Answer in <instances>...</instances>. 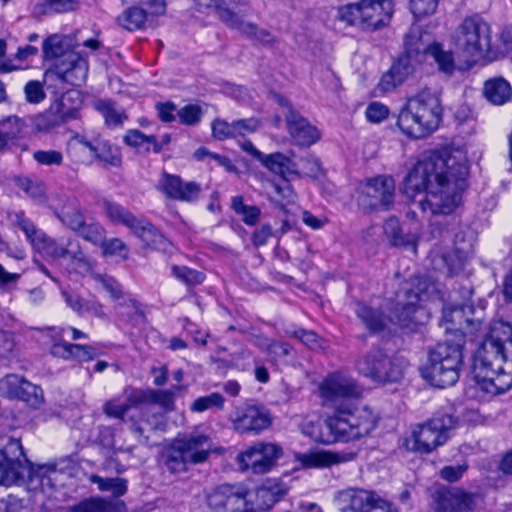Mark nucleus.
<instances>
[{"label":"nucleus","instance_id":"1","mask_svg":"<svg viewBox=\"0 0 512 512\" xmlns=\"http://www.w3.org/2000/svg\"><path fill=\"white\" fill-rule=\"evenodd\" d=\"M469 166L461 151L424 153L404 179L402 191L417 201L419 208L432 215H449L462 202Z\"/></svg>","mask_w":512,"mask_h":512},{"label":"nucleus","instance_id":"2","mask_svg":"<svg viewBox=\"0 0 512 512\" xmlns=\"http://www.w3.org/2000/svg\"><path fill=\"white\" fill-rule=\"evenodd\" d=\"M322 397L334 408L325 425L334 441L349 442L368 436L377 426L378 417L368 407H358L362 388L344 372L329 374L320 385Z\"/></svg>","mask_w":512,"mask_h":512},{"label":"nucleus","instance_id":"3","mask_svg":"<svg viewBox=\"0 0 512 512\" xmlns=\"http://www.w3.org/2000/svg\"><path fill=\"white\" fill-rule=\"evenodd\" d=\"M473 374L480 389L502 394L512 387V325L494 321L473 358Z\"/></svg>","mask_w":512,"mask_h":512},{"label":"nucleus","instance_id":"4","mask_svg":"<svg viewBox=\"0 0 512 512\" xmlns=\"http://www.w3.org/2000/svg\"><path fill=\"white\" fill-rule=\"evenodd\" d=\"M426 288L425 281L420 278L404 282L396 293L395 304L387 317L362 302L355 303L354 311L371 333L385 329L387 322L414 330L429 319V313L422 305Z\"/></svg>","mask_w":512,"mask_h":512},{"label":"nucleus","instance_id":"5","mask_svg":"<svg viewBox=\"0 0 512 512\" xmlns=\"http://www.w3.org/2000/svg\"><path fill=\"white\" fill-rule=\"evenodd\" d=\"M44 60H55L44 72V81L51 85H82L88 75L85 56L70 50V39L60 34L48 36L42 46Z\"/></svg>","mask_w":512,"mask_h":512},{"label":"nucleus","instance_id":"6","mask_svg":"<svg viewBox=\"0 0 512 512\" xmlns=\"http://www.w3.org/2000/svg\"><path fill=\"white\" fill-rule=\"evenodd\" d=\"M442 120V106L436 92L423 89L407 99L398 114L397 126L410 138L420 139L433 133Z\"/></svg>","mask_w":512,"mask_h":512},{"label":"nucleus","instance_id":"7","mask_svg":"<svg viewBox=\"0 0 512 512\" xmlns=\"http://www.w3.org/2000/svg\"><path fill=\"white\" fill-rule=\"evenodd\" d=\"M462 340H446L428 351L427 361L420 369L421 376L438 388L453 386L460 377L463 366Z\"/></svg>","mask_w":512,"mask_h":512},{"label":"nucleus","instance_id":"8","mask_svg":"<svg viewBox=\"0 0 512 512\" xmlns=\"http://www.w3.org/2000/svg\"><path fill=\"white\" fill-rule=\"evenodd\" d=\"M457 425V417L439 411L423 423L411 426L410 432L403 437L402 445L409 452L429 454L447 442Z\"/></svg>","mask_w":512,"mask_h":512},{"label":"nucleus","instance_id":"9","mask_svg":"<svg viewBox=\"0 0 512 512\" xmlns=\"http://www.w3.org/2000/svg\"><path fill=\"white\" fill-rule=\"evenodd\" d=\"M452 40L466 68H471L491 52L490 25L479 15L466 17L456 28Z\"/></svg>","mask_w":512,"mask_h":512},{"label":"nucleus","instance_id":"10","mask_svg":"<svg viewBox=\"0 0 512 512\" xmlns=\"http://www.w3.org/2000/svg\"><path fill=\"white\" fill-rule=\"evenodd\" d=\"M212 451L213 441L208 435L192 432L174 440L166 451L165 465L172 473H180L189 465L206 462Z\"/></svg>","mask_w":512,"mask_h":512},{"label":"nucleus","instance_id":"11","mask_svg":"<svg viewBox=\"0 0 512 512\" xmlns=\"http://www.w3.org/2000/svg\"><path fill=\"white\" fill-rule=\"evenodd\" d=\"M43 470L44 467H41L38 472L32 473L18 439H10L5 448L0 450V484L3 486L19 484L27 475L32 483L38 482L34 488L44 491L45 486H52V479Z\"/></svg>","mask_w":512,"mask_h":512},{"label":"nucleus","instance_id":"12","mask_svg":"<svg viewBox=\"0 0 512 512\" xmlns=\"http://www.w3.org/2000/svg\"><path fill=\"white\" fill-rule=\"evenodd\" d=\"M200 12L215 11L219 19L229 28L238 30L248 38L262 43H270L272 36L265 30H259L256 25L245 22L243 16L248 11L245 0H194Z\"/></svg>","mask_w":512,"mask_h":512},{"label":"nucleus","instance_id":"13","mask_svg":"<svg viewBox=\"0 0 512 512\" xmlns=\"http://www.w3.org/2000/svg\"><path fill=\"white\" fill-rule=\"evenodd\" d=\"M393 14L391 0H361L339 10V17L349 25L375 30L387 25Z\"/></svg>","mask_w":512,"mask_h":512},{"label":"nucleus","instance_id":"14","mask_svg":"<svg viewBox=\"0 0 512 512\" xmlns=\"http://www.w3.org/2000/svg\"><path fill=\"white\" fill-rule=\"evenodd\" d=\"M404 46V52L380 78L376 89L382 94L395 90L414 72L415 67L421 63V59L418 58L420 56V48L413 46L412 33L406 35Z\"/></svg>","mask_w":512,"mask_h":512},{"label":"nucleus","instance_id":"15","mask_svg":"<svg viewBox=\"0 0 512 512\" xmlns=\"http://www.w3.org/2000/svg\"><path fill=\"white\" fill-rule=\"evenodd\" d=\"M357 371L377 383L397 382L402 378L401 368L383 350L373 348L356 362Z\"/></svg>","mask_w":512,"mask_h":512},{"label":"nucleus","instance_id":"16","mask_svg":"<svg viewBox=\"0 0 512 512\" xmlns=\"http://www.w3.org/2000/svg\"><path fill=\"white\" fill-rule=\"evenodd\" d=\"M104 210L106 216L113 224L127 227L147 245H155L163 238L162 234L153 224L142 218H137L119 203L105 201Z\"/></svg>","mask_w":512,"mask_h":512},{"label":"nucleus","instance_id":"17","mask_svg":"<svg viewBox=\"0 0 512 512\" xmlns=\"http://www.w3.org/2000/svg\"><path fill=\"white\" fill-rule=\"evenodd\" d=\"M251 496L243 485L224 484L209 494L207 504L211 512H249Z\"/></svg>","mask_w":512,"mask_h":512},{"label":"nucleus","instance_id":"18","mask_svg":"<svg viewBox=\"0 0 512 512\" xmlns=\"http://www.w3.org/2000/svg\"><path fill=\"white\" fill-rule=\"evenodd\" d=\"M338 501L341 512H398L371 490L349 488L339 492Z\"/></svg>","mask_w":512,"mask_h":512},{"label":"nucleus","instance_id":"19","mask_svg":"<svg viewBox=\"0 0 512 512\" xmlns=\"http://www.w3.org/2000/svg\"><path fill=\"white\" fill-rule=\"evenodd\" d=\"M281 456V449L271 443L258 442L237 456V462L241 471H249L253 474L268 473Z\"/></svg>","mask_w":512,"mask_h":512},{"label":"nucleus","instance_id":"20","mask_svg":"<svg viewBox=\"0 0 512 512\" xmlns=\"http://www.w3.org/2000/svg\"><path fill=\"white\" fill-rule=\"evenodd\" d=\"M485 319V307L482 302L477 306L465 303L461 306L446 305L442 310L441 325H458L465 333L477 334L482 330Z\"/></svg>","mask_w":512,"mask_h":512},{"label":"nucleus","instance_id":"21","mask_svg":"<svg viewBox=\"0 0 512 512\" xmlns=\"http://www.w3.org/2000/svg\"><path fill=\"white\" fill-rule=\"evenodd\" d=\"M0 396L23 401L31 407H38L43 402L41 387L17 374H8L0 379Z\"/></svg>","mask_w":512,"mask_h":512},{"label":"nucleus","instance_id":"22","mask_svg":"<svg viewBox=\"0 0 512 512\" xmlns=\"http://www.w3.org/2000/svg\"><path fill=\"white\" fill-rule=\"evenodd\" d=\"M395 182L390 176L368 179L359 201L372 210H386L394 201Z\"/></svg>","mask_w":512,"mask_h":512},{"label":"nucleus","instance_id":"23","mask_svg":"<svg viewBox=\"0 0 512 512\" xmlns=\"http://www.w3.org/2000/svg\"><path fill=\"white\" fill-rule=\"evenodd\" d=\"M129 421L131 430L142 444H150V432H164L167 426L164 412L152 405L142 407L138 413H132Z\"/></svg>","mask_w":512,"mask_h":512},{"label":"nucleus","instance_id":"24","mask_svg":"<svg viewBox=\"0 0 512 512\" xmlns=\"http://www.w3.org/2000/svg\"><path fill=\"white\" fill-rule=\"evenodd\" d=\"M15 221L37 251L53 259H60L63 256L65 243L59 244L54 239L47 236L46 233L38 229L30 219L26 218L23 211L15 213Z\"/></svg>","mask_w":512,"mask_h":512},{"label":"nucleus","instance_id":"25","mask_svg":"<svg viewBox=\"0 0 512 512\" xmlns=\"http://www.w3.org/2000/svg\"><path fill=\"white\" fill-rule=\"evenodd\" d=\"M150 389L142 390L136 388H126L124 390L125 403L118 400H110L104 405V412L113 418L130 419L132 413L138 411L145 406L149 405Z\"/></svg>","mask_w":512,"mask_h":512},{"label":"nucleus","instance_id":"26","mask_svg":"<svg viewBox=\"0 0 512 512\" xmlns=\"http://www.w3.org/2000/svg\"><path fill=\"white\" fill-rule=\"evenodd\" d=\"M410 33H412L413 46L420 48V56L418 58L421 59V62L427 58H431L437 64L438 70L449 76L452 75L456 69H467L464 61L463 64H456L453 52L445 50L441 44L432 43L424 45L417 33L413 31Z\"/></svg>","mask_w":512,"mask_h":512},{"label":"nucleus","instance_id":"27","mask_svg":"<svg viewBox=\"0 0 512 512\" xmlns=\"http://www.w3.org/2000/svg\"><path fill=\"white\" fill-rule=\"evenodd\" d=\"M271 424L269 413L262 407L249 405L237 412L233 421L235 430L240 433L255 432L268 428Z\"/></svg>","mask_w":512,"mask_h":512},{"label":"nucleus","instance_id":"28","mask_svg":"<svg viewBox=\"0 0 512 512\" xmlns=\"http://www.w3.org/2000/svg\"><path fill=\"white\" fill-rule=\"evenodd\" d=\"M259 125V120L255 118L240 119L231 123L223 119H215L211 124V129L213 137L223 141L244 138L246 135L254 133Z\"/></svg>","mask_w":512,"mask_h":512},{"label":"nucleus","instance_id":"29","mask_svg":"<svg viewBox=\"0 0 512 512\" xmlns=\"http://www.w3.org/2000/svg\"><path fill=\"white\" fill-rule=\"evenodd\" d=\"M286 122L290 136L299 146H311L320 138L317 128L294 110L286 115Z\"/></svg>","mask_w":512,"mask_h":512},{"label":"nucleus","instance_id":"30","mask_svg":"<svg viewBox=\"0 0 512 512\" xmlns=\"http://www.w3.org/2000/svg\"><path fill=\"white\" fill-rule=\"evenodd\" d=\"M297 460L306 468H324L345 463L355 458V453H339L330 451H310L297 455Z\"/></svg>","mask_w":512,"mask_h":512},{"label":"nucleus","instance_id":"31","mask_svg":"<svg viewBox=\"0 0 512 512\" xmlns=\"http://www.w3.org/2000/svg\"><path fill=\"white\" fill-rule=\"evenodd\" d=\"M51 354L65 360H77L86 362L96 358L98 350L90 345L73 344L67 341H59L51 347Z\"/></svg>","mask_w":512,"mask_h":512},{"label":"nucleus","instance_id":"32","mask_svg":"<svg viewBox=\"0 0 512 512\" xmlns=\"http://www.w3.org/2000/svg\"><path fill=\"white\" fill-rule=\"evenodd\" d=\"M91 277L95 282L96 289L107 292L115 303L118 305L128 304L137 309L136 300L123 290L122 285L114 277L100 273H94Z\"/></svg>","mask_w":512,"mask_h":512},{"label":"nucleus","instance_id":"33","mask_svg":"<svg viewBox=\"0 0 512 512\" xmlns=\"http://www.w3.org/2000/svg\"><path fill=\"white\" fill-rule=\"evenodd\" d=\"M94 109L104 118V123L109 129L122 128L128 115L123 108L117 107L112 99H99L93 104Z\"/></svg>","mask_w":512,"mask_h":512},{"label":"nucleus","instance_id":"34","mask_svg":"<svg viewBox=\"0 0 512 512\" xmlns=\"http://www.w3.org/2000/svg\"><path fill=\"white\" fill-rule=\"evenodd\" d=\"M122 501H113L102 497H90L71 507V512H124Z\"/></svg>","mask_w":512,"mask_h":512},{"label":"nucleus","instance_id":"35","mask_svg":"<svg viewBox=\"0 0 512 512\" xmlns=\"http://www.w3.org/2000/svg\"><path fill=\"white\" fill-rule=\"evenodd\" d=\"M384 233L390 239L394 246L416 252L417 239L414 234H403L399 220L396 217H390L384 223Z\"/></svg>","mask_w":512,"mask_h":512},{"label":"nucleus","instance_id":"36","mask_svg":"<svg viewBox=\"0 0 512 512\" xmlns=\"http://www.w3.org/2000/svg\"><path fill=\"white\" fill-rule=\"evenodd\" d=\"M260 162L268 170L274 174L280 175L283 178H286L289 175L298 174L297 164L289 156L281 152H276L269 155L263 154V158L260 159Z\"/></svg>","mask_w":512,"mask_h":512},{"label":"nucleus","instance_id":"37","mask_svg":"<svg viewBox=\"0 0 512 512\" xmlns=\"http://www.w3.org/2000/svg\"><path fill=\"white\" fill-rule=\"evenodd\" d=\"M484 95L495 105H503L512 98V88L504 78H494L486 81Z\"/></svg>","mask_w":512,"mask_h":512},{"label":"nucleus","instance_id":"38","mask_svg":"<svg viewBox=\"0 0 512 512\" xmlns=\"http://www.w3.org/2000/svg\"><path fill=\"white\" fill-rule=\"evenodd\" d=\"M70 262L72 269L76 272L83 273L90 269V263L79 242L76 239H67L61 257Z\"/></svg>","mask_w":512,"mask_h":512},{"label":"nucleus","instance_id":"39","mask_svg":"<svg viewBox=\"0 0 512 512\" xmlns=\"http://www.w3.org/2000/svg\"><path fill=\"white\" fill-rule=\"evenodd\" d=\"M147 17L148 12L144 8L131 6L117 17V23L128 31H136L144 27Z\"/></svg>","mask_w":512,"mask_h":512},{"label":"nucleus","instance_id":"40","mask_svg":"<svg viewBox=\"0 0 512 512\" xmlns=\"http://www.w3.org/2000/svg\"><path fill=\"white\" fill-rule=\"evenodd\" d=\"M183 180L180 176L163 171L157 181L156 189L169 199H189L188 195L180 194L179 188Z\"/></svg>","mask_w":512,"mask_h":512},{"label":"nucleus","instance_id":"41","mask_svg":"<svg viewBox=\"0 0 512 512\" xmlns=\"http://www.w3.org/2000/svg\"><path fill=\"white\" fill-rule=\"evenodd\" d=\"M25 128V122L17 116H9L0 121V150L3 149L9 141L20 136Z\"/></svg>","mask_w":512,"mask_h":512},{"label":"nucleus","instance_id":"42","mask_svg":"<svg viewBox=\"0 0 512 512\" xmlns=\"http://www.w3.org/2000/svg\"><path fill=\"white\" fill-rule=\"evenodd\" d=\"M232 209L237 215L242 217V221L248 226H254L258 223L261 211L257 206L247 205L244 203L242 196L232 198Z\"/></svg>","mask_w":512,"mask_h":512},{"label":"nucleus","instance_id":"43","mask_svg":"<svg viewBox=\"0 0 512 512\" xmlns=\"http://www.w3.org/2000/svg\"><path fill=\"white\" fill-rule=\"evenodd\" d=\"M255 503H251L253 508V504H255L260 509H268L272 507L276 502H278L281 498L280 489L267 483L255 490Z\"/></svg>","mask_w":512,"mask_h":512},{"label":"nucleus","instance_id":"44","mask_svg":"<svg viewBox=\"0 0 512 512\" xmlns=\"http://www.w3.org/2000/svg\"><path fill=\"white\" fill-rule=\"evenodd\" d=\"M95 157L110 166H119L121 164V154L118 148L107 140L97 141V146L93 152Z\"/></svg>","mask_w":512,"mask_h":512},{"label":"nucleus","instance_id":"45","mask_svg":"<svg viewBox=\"0 0 512 512\" xmlns=\"http://www.w3.org/2000/svg\"><path fill=\"white\" fill-rule=\"evenodd\" d=\"M47 84L49 87L65 89L68 84H58L57 86L51 85L48 82L39 80H30L24 86L25 99L30 104H39L46 98L44 85Z\"/></svg>","mask_w":512,"mask_h":512},{"label":"nucleus","instance_id":"46","mask_svg":"<svg viewBox=\"0 0 512 512\" xmlns=\"http://www.w3.org/2000/svg\"><path fill=\"white\" fill-rule=\"evenodd\" d=\"M256 345L267 352L272 362H277L278 360L286 357L292 349L291 346L285 342L268 338L258 339Z\"/></svg>","mask_w":512,"mask_h":512},{"label":"nucleus","instance_id":"47","mask_svg":"<svg viewBox=\"0 0 512 512\" xmlns=\"http://www.w3.org/2000/svg\"><path fill=\"white\" fill-rule=\"evenodd\" d=\"M151 141H154V135H146L138 129L128 130L123 137L127 146L145 153L152 151Z\"/></svg>","mask_w":512,"mask_h":512},{"label":"nucleus","instance_id":"48","mask_svg":"<svg viewBox=\"0 0 512 512\" xmlns=\"http://www.w3.org/2000/svg\"><path fill=\"white\" fill-rule=\"evenodd\" d=\"M91 481L98 485L100 491H111L115 497H121L127 492V480L123 478H103L93 475Z\"/></svg>","mask_w":512,"mask_h":512},{"label":"nucleus","instance_id":"49","mask_svg":"<svg viewBox=\"0 0 512 512\" xmlns=\"http://www.w3.org/2000/svg\"><path fill=\"white\" fill-rule=\"evenodd\" d=\"M224 397L218 392L210 393L206 396L196 398L190 406L192 412L202 413L210 409L222 410L224 407Z\"/></svg>","mask_w":512,"mask_h":512},{"label":"nucleus","instance_id":"50","mask_svg":"<svg viewBox=\"0 0 512 512\" xmlns=\"http://www.w3.org/2000/svg\"><path fill=\"white\" fill-rule=\"evenodd\" d=\"M58 219L68 228L77 232L84 224L85 219L77 206H64L57 214Z\"/></svg>","mask_w":512,"mask_h":512},{"label":"nucleus","instance_id":"51","mask_svg":"<svg viewBox=\"0 0 512 512\" xmlns=\"http://www.w3.org/2000/svg\"><path fill=\"white\" fill-rule=\"evenodd\" d=\"M172 274L179 281L185 283L188 286L200 285L205 280V274L203 272L187 266H172Z\"/></svg>","mask_w":512,"mask_h":512},{"label":"nucleus","instance_id":"52","mask_svg":"<svg viewBox=\"0 0 512 512\" xmlns=\"http://www.w3.org/2000/svg\"><path fill=\"white\" fill-rule=\"evenodd\" d=\"M150 399L149 405L160 407V411H163L164 414L167 411L173 410L175 396L172 391L169 390H152L150 389Z\"/></svg>","mask_w":512,"mask_h":512},{"label":"nucleus","instance_id":"53","mask_svg":"<svg viewBox=\"0 0 512 512\" xmlns=\"http://www.w3.org/2000/svg\"><path fill=\"white\" fill-rule=\"evenodd\" d=\"M177 116L181 124L186 126H195L201 121L203 117V110L199 105L187 104L177 110Z\"/></svg>","mask_w":512,"mask_h":512},{"label":"nucleus","instance_id":"54","mask_svg":"<svg viewBox=\"0 0 512 512\" xmlns=\"http://www.w3.org/2000/svg\"><path fill=\"white\" fill-rule=\"evenodd\" d=\"M284 333L288 337L298 339L301 343L310 349H314L319 346V337L316 333L311 330H305L302 328H296L294 326L287 327Z\"/></svg>","mask_w":512,"mask_h":512},{"label":"nucleus","instance_id":"55","mask_svg":"<svg viewBox=\"0 0 512 512\" xmlns=\"http://www.w3.org/2000/svg\"><path fill=\"white\" fill-rule=\"evenodd\" d=\"M104 228L97 222L82 224L77 233L86 241L94 244L100 243L104 239Z\"/></svg>","mask_w":512,"mask_h":512},{"label":"nucleus","instance_id":"56","mask_svg":"<svg viewBox=\"0 0 512 512\" xmlns=\"http://www.w3.org/2000/svg\"><path fill=\"white\" fill-rule=\"evenodd\" d=\"M389 108L378 101H373L368 104L365 110L366 119L371 123H381L389 116Z\"/></svg>","mask_w":512,"mask_h":512},{"label":"nucleus","instance_id":"57","mask_svg":"<svg viewBox=\"0 0 512 512\" xmlns=\"http://www.w3.org/2000/svg\"><path fill=\"white\" fill-rule=\"evenodd\" d=\"M33 159L40 165L60 166L63 162V155L57 150H37L33 153Z\"/></svg>","mask_w":512,"mask_h":512},{"label":"nucleus","instance_id":"58","mask_svg":"<svg viewBox=\"0 0 512 512\" xmlns=\"http://www.w3.org/2000/svg\"><path fill=\"white\" fill-rule=\"evenodd\" d=\"M18 186L33 199H40L45 194V186L41 181L30 178H20Z\"/></svg>","mask_w":512,"mask_h":512},{"label":"nucleus","instance_id":"59","mask_svg":"<svg viewBox=\"0 0 512 512\" xmlns=\"http://www.w3.org/2000/svg\"><path fill=\"white\" fill-rule=\"evenodd\" d=\"M439 0H410V9L417 18L433 14Z\"/></svg>","mask_w":512,"mask_h":512},{"label":"nucleus","instance_id":"60","mask_svg":"<svg viewBox=\"0 0 512 512\" xmlns=\"http://www.w3.org/2000/svg\"><path fill=\"white\" fill-rule=\"evenodd\" d=\"M207 157L213 159L218 163V165L225 167L229 171L234 168L231 160L228 157L211 152L205 147H200L194 152V158L198 161H203Z\"/></svg>","mask_w":512,"mask_h":512},{"label":"nucleus","instance_id":"61","mask_svg":"<svg viewBox=\"0 0 512 512\" xmlns=\"http://www.w3.org/2000/svg\"><path fill=\"white\" fill-rule=\"evenodd\" d=\"M91 315L100 319H107L104 306L95 298H87L84 300L82 316Z\"/></svg>","mask_w":512,"mask_h":512},{"label":"nucleus","instance_id":"62","mask_svg":"<svg viewBox=\"0 0 512 512\" xmlns=\"http://www.w3.org/2000/svg\"><path fill=\"white\" fill-rule=\"evenodd\" d=\"M201 186L200 184L189 181V182H182L181 187L179 188L180 194H187L189 199H175L176 201L181 202H187V203H194L199 199L200 193H201Z\"/></svg>","mask_w":512,"mask_h":512},{"label":"nucleus","instance_id":"63","mask_svg":"<svg viewBox=\"0 0 512 512\" xmlns=\"http://www.w3.org/2000/svg\"><path fill=\"white\" fill-rule=\"evenodd\" d=\"M467 468L468 466L466 464L445 466L440 470V477L451 483L456 482L462 478Z\"/></svg>","mask_w":512,"mask_h":512},{"label":"nucleus","instance_id":"64","mask_svg":"<svg viewBox=\"0 0 512 512\" xmlns=\"http://www.w3.org/2000/svg\"><path fill=\"white\" fill-rule=\"evenodd\" d=\"M155 107L158 117L162 122L170 123L175 120V112H177V107L173 102H159Z\"/></svg>","mask_w":512,"mask_h":512}]
</instances>
